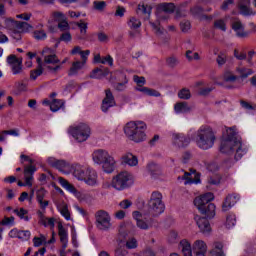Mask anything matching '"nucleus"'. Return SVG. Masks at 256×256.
<instances>
[{
  "mask_svg": "<svg viewBox=\"0 0 256 256\" xmlns=\"http://www.w3.org/2000/svg\"><path fill=\"white\" fill-rule=\"evenodd\" d=\"M175 113H189L191 111V107L187 102H179L174 105Z\"/></svg>",
  "mask_w": 256,
  "mask_h": 256,
  "instance_id": "7c9ffc66",
  "label": "nucleus"
},
{
  "mask_svg": "<svg viewBox=\"0 0 256 256\" xmlns=\"http://www.w3.org/2000/svg\"><path fill=\"white\" fill-rule=\"evenodd\" d=\"M58 235L60 237V243H62V250L60 251V256H67L65 250L67 249V244L69 243V234L66 228L63 227L61 222L58 223Z\"/></svg>",
  "mask_w": 256,
  "mask_h": 256,
  "instance_id": "dca6fc26",
  "label": "nucleus"
},
{
  "mask_svg": "<svg viewBox=\"0 0 256 256\" xmlns=\"http://www.w3.org/2000/svg\"><path fill=\"white\" fill-rule=\"evenodd\" d=\"M190 12L194 17H198V15H201L203 13V8L200 6H194L190 9Z\"/></svg>",
  "mask_w": 256,
  "mask_h": 256,
  "instance_id": "338daca9",
  "label": "nucleus"
},
{
  "mask_svg": "<svg viewBox=\"0 0 256 256\" xmlns=\"http://www.w3.org/2000/svg\"><path fill=\"white\" fill-rule=\"evenodd\" d=\"M19 21L13 19V18H6L4 20V25L6 29H9L10 31H15L17 29Z\"/></svg>",
  "mask_w": 256,
  "mask_h": 256,
  "instance_id": "ea45409f",
  "label": "nucleus"
},
{
  "mask_svg": "<svg viewBox=\"0 0 256 256\" xmlns=\"http://www.w3.org/2000/svg\"><path fill=\"white\" fill-rule=\"evenodd\" d=\"M237 201H239L238 194L228 195L222 204V211H229V209H231V207H233Z\"/></svg>",
  "mask_w": 256,
  "mask_h": 256,
  "instance_id": "393cba45",
  "label": "nucleus"
},
{
  "mask_svg": "<svg viewBox=\"0 0 256 256\" xmlns=\"http://www.w3.org/2000/svg\"><path fill=\"white\" fill-rule=\"evenodd\" d=\"M102 65H109L110 67H113V57L111 55H107L106 57H102V60L100 62Z\"/></svg>",
  "mask_w": 256,
  "mask_h": 256,
  "instance_id": "69168bd1",
  "label": "nucleus"
},
{
  "mask_svg": "<svg viewBox=\"0 0 256 256\" xmlns=\"http://www.w3.org/2000/svg\"><path fill=\"white\" fill-rule=\"evenodd\" d=\"M58 29L59 31H62V32L70 31L71 26H69V22L67 21V18L65 20H62V22H58Z\"/></svg>",
  "mask_w": 256,
  "mask_h": 256,
  "instance_id": "603ef678",
  "label": "nucleus"
},
{
  "mask_svg": "<svg viewBox=\"0 0 256 256\" xmlns=\"http://www.w3.org/2000/svg\"><path fill=\"white\" fill-rule=\"evenodd\" d=\"M179 249H181L184 256L193 255V248H191V242L187 239H183L180 241Z\"/></svg>",
  "mask_w": 256,
  "mask_h": 256,
  "instance_id": "a878e982",
  "label": "nucleus"
},
{
  "mask_svg": "<svg viewBox=\"0 0 256 256\" xmlns=\"http://www.w3.org/2000/svg\"><path fill=\"white\" fill-rule=\"evenodd\" d=\"M238 9L240 11V15H244V17L255 15V11L251 9V2L249 0L241 1L238 5Z\"/></svg>",
  "mask_w": 256,
  "mask_h": 256,
  "instance_id": "5701e85b",
  "label": "nucleus"
},
{
  "mask_svg": "<svg viewBox=\"0 0 256 256\" xmlns=\"http://www.w3.org/2000/svg\"><path fill=\"white\" fill-rule=\"evenodd\" d=\"M194 220L196 221L201 233H211V224L207 218L196 215Z\"/></svg>",
  "mask_w": 256,
  "mask_h": 256,
  "instance_id": "412c9836",
  "label": "nucleus"
},
{
  "mask_svg": "<svg viewBox=\"0 0 256 256\" xmlns=\"http://www.w3.org/2000/svg\"><path fill=\"white\" fill-rule=\"evenodd\" d=\"M45 195H47V190L45 188H40L36 191V199L37 201H41L45 199Z\"/></svg>",
  "mask_w": 256,
  "mask_h": 256,
  "instance_id": "e2e57ef3",
  "label": "nucleus"
},
{
  "mask_svg": "<svg viewBox=\"0 0 256 256\" xmlns=\"http://www.w3.org/2000/svg\"><path fill=\"white\" fill-rule=\"evenodd\" d=\"M147 169L152 177H159L161 175V168L155 163L148 164Z\"/></svg>",
  "mask_w": 256,
  "mask_h": 256,
  "instance_id": "72a5a7b5",
  "label": "nucleus"
},
{
  "mask_svg": "<svg viewBox=\"0 0 256 256\" xmlns=\"http://www.w3.org/2000/svg\"><path fill=\"white\" fill-rule=\"evenodd\" d=\"M73 40V36L71 35V32L69 30L64 31L59 38V41H63L64 43H71Z\"/></svg>",
  "mask_w": 256,
  "mask_h": 256,
  "instance_id": "09e8293b",
  "label": "nucleus"
},
{
  "mask_svg": "<svg viewBox=\"0 0 256 256\" xmlns=\"http://www.w3.org/2000/svg\"><path fill=\"white\" fill-rule=\"evenodd\" d=\"M237 79L239 78L232 71L227 70L223 74V81H225V83H235Z\"/></svg>",
  "mask_w": 256,
  "mask_h": 256,
  "instance_id": "58836bf2",
  "label": "nucleus"
},
{
  "mask_svg": "<svg viewBox=\"0 0 256 256\" xmlns=\"http://www.w3.org/2000/svg\"><path fill=\"white\" fill-rule=\"evenodd\" d=\"M179 239V234L175 230H171L168 234L169 243H177Z\"/></svg>",
  "mask_w": 256,
  "mask_h": 256,
  "instance_id": "bf43d9fd",
  "label": "nucleus"
},
{
  "mask_svg": "<svg viewBox=\"0 0 256 256\" xmlns=\"http://www.w3.org/2000/svg\"><path fill=\"white\" fill-rule=\"evenodd\" d=\"M41 223L44 227H50L52 230L55 229V218L42 217Z\"/></svg>",
  "mask_w": 256,
  "mask_h": 256,
  "instance_id": "49530a36",
  "label": "nucleus"
},
{
  "mask_svg": "<svg viewBox=\"0 0 256 256\" xmlns=\"http://www.w3.org/2000/svg\"><path fill=\"white\" fill-rule=\"evenodd\" d=\"M193 251L195 256H206L207 244L203 240H196L193 244Z\"/></svg>",
  "mask_w": 256,
  "mask_h": 256,
  "instance_id": "b1692460",
  "label": "nucleus"
},
{
  "mask_svg": "<svg viewBox=\"0 0 256 256\" xmlns=\"http://www.w3.org/2000/svg\"><path fill=\"white\" fill-rule=\"evenodd\" d=\"M232 29L233 31H235L237 37H240V38L249 37V32L245 31V25H243V23L239 19H235L232 22Z\"/></svg>",
  "mask_w": 256,
  "mask_h": 256,
  "instance_id": "4be33fe9",
  "label": "nucleus"
},
{
  "mask_svg": "<svg viewBox=\"0 0 256 256\" xmlns=\"http://www.w3.org/2000/svg\"><path fill=\"white\" fill-rule=\"evenodd\" d=\"M172 139H173V144L179 148L187 147V145L191 143V139L185 136V134H181V133H174L172 135Z\"/></svg>",
  "mask_w": 256,
  "mask_h": 256,
  "instance_id": "aec40b11",
  "label": "nucleus"
},
{
  "mask_svg": "<svg viewBox=\"0 0 256 256\" xmlns=\"http://www.w3.org/2000/svg\"><path fill=\"white\" fill-rule=\"evenodd\" d=\"M175 13V4L173 3H161L156 7V17L157 20L155 22H149L155 33L158 35L163 33L161 31V23H165V21H169L170 15Z\"/></svg>",
  "mask_w": 256,
  "mask_h": 256,
  "instance_id": "f03ea898",
  "label": "nucleus"
},
{
  "mask_svg": "<svg viewBox=\"0 0 256 256\" xmlns=\"http://www.w3.org/2000/svg\"><path fill=\"white\" fill-rule=\"evenodd\" d=\"M44 55V63L46 65H50L51 67H56L59 63V57L55 53H53V50L50 48H45L42 51Z\"/></svg>",
  "mask_w": 256,
  "mask_h": 256,
  "instance_id": "6ab92c4d",
  "label": "nucleus"
},
{
  "mask_svg": "<svg viewBox=\"0 0 256 256\" xmlns=\"http://www.w3.org/2000/svg\"><path fill=\"white\" fill-rule=\"evenodd\" d=\"M178 180L184 181V185H197V183H201V179H199V174L197 171L191 170V172H184L182 177H178Z\"/></svg>",
  "mask_w": 256,
  "mask_h": 256,
  "instance_id": "f3484780",
  "label": "nucleus"
},
{
  "mask_svg": "<svg viewBox=\"0 0 256 256\" xmlns=\"http://www.w3.org/2000/svg\"><path fill=\"white\" fill-rule=\"evenodd\" d=\"M132 217L136 221V227H138V229L147 231L153 227V219L149 218V216L145 213L134 211L132 213Z\"/></svg>",
  "mask_w": 256,
  "mask_h": 256,
  "instance_id": "f8f14e48",
  "label": "nucleus"
},
{
  "mask_svg": "<svg viewBox=\"0 0 256 256\" xmlns=\"http://www.w3.org/2000/svg\"><path fill=\"white\" fill-rule=\"evenodd\" d=\"M148 211L152 217H159L165 213V202H163V194L159 191H154L148 200Z\"/></svg>",
  "mask_w": 256,
  "mask_h": 256,
  "instance_id": "6e6552de",
  "label": "nucleus"
},
{
  "mask_svg": "<svg viewBox=\"0 0 256 256\" xmlns=\"http://www.w3.org/2000/svg\"><path fill=\"white\" fill-rule=\"evenodd\" d=\"M128 27H130V29H132V31H137V29H139L141 27V20H139V18H137L135 16H131L128 19Z\"/></svg>",
  "mask_w": 256,
  "mask_h": 256,
  "instance_id": "473e14b6",
  "label": "nucleus"
},
{
  "mask_svg": "<svg viewBox=\"0 0 256 256\" xmlns=\"http://www.w3.org/2000/svg\"><path fill=\"white\" fill-rule=\"evenodd\" d=\"M35 171H37V167L33 165L25 166L24 168V181H18V187H33V175H35Z\"/></svg>",
  "mask_w": 256,
  "mask_h": 256,
  "instance_id": "2eb2a0df",
  "label": "nucleus"
},
{
  "mask_svg": "<svg viewBox=\"0 0 256 256\" xmlns=\"http://www.w3.org/2000/svg\"><path fill=\"white\" fill-rule=\"evenodd\" d=\"M214 27L220 29V31H227V23L224 20H216L214 22Z\"/></svg>",
  "mask_w": 256,
  "mask_h": 256,
  "instance_id": "13d9d810",
  "label": "nucleus"
},
{
  "mask_svg": "<svg viewBox=\"0 0 256 256\" xmlns=\"http://www.w3.org/2000/svg\"><path fill=\"white\" fill-rule=\"evenodd\" d=\"M58 181L60 185L64 187V189H67V191H70V193H77V189L75 188V186L69 183V181H67L65 178L60 177L58 178Z\"/></svg>",
  "mask_w": 256,
  "mask_h": 256,
  "instance_id": "f704fd0d",
  "label": "nucleus"
},
{
  "mask_svg": "<svg viewBox=\"0 0 256 256\" xmlns=\"http://www.w3.org/2000/svg\"><path fill=\"white\" fill-rule=\"evenodd\" d=\"M69 61V58H65L63 61L59 60V63L56 66L48 65L47 69L50 73H53L54 75H57L61 69H63V65Z\"/></svg>",
  "mask_w": 256,
  "mask_h": 256,
  "instance_id": "2f4dec72",
  "label": "nucleus"
},
{
  "mask_svg": "<svg viewBox=\"0 0 256 256\" xmlns=\"http://www.w3.org/2000/svg\"><path fill=\"white\" fill-rule=\"evenodd\" d=\"M139 243L137 242V239L136 238H129L127 241H126V247L128 249H137Z\"/></svg>",
  "mask_w": 256,
  "mask_h": 256,
  "instance_id": "6e6d98bb",
  "label": "nucleus"
},
{
  "mask_svg": "<svg viewBox=\"0 0 256 256\" xmlns=\"http://www.w3.org/2000/svg\"><path fill=\"white\" fill-rule=\"evenodd\" d=\"M220 151L228 155L235 153L234 159L236 161L242 159L243 155H247V146L243 144L239 134H237L236 127L226 128V134H224L220 144Z\"/></svg>",
  "mask_w": 256,
  "mask_h": 256,
  "instance_id": "f257e3e1",
  "label": "nucleus"
},
{
  "mask_svg": "<svg viewBox=\"0 0 256 256\" xmlns=\"http://www.w3.org/2000/svg\"><path fill=\"white\" fill-rule=\"evenodd\" d=\"M11 69L13 75H19L20 73H23V60H20L19 62L12 64Z\"/></svg>",
  "mask_w": 256,
  "mask_h": 256,
  "instance_id": "79ce46f5",
  "label": "nucleus"
},
{
  "mask_svg": "<svg viewBox=\"0 0 256 256\" xmlns=\"http://www.w3.org/2000/svg\"><path fill=\"white\" fill-rule=\"evenodd\" d=\"M236 71L238 74H240L241 79H247L249 75H253V70L249 68L238 67Z\"/></svg>",
  "mask_w": 256,
  "mask_h": 256,
  "instance_id": "a19ab883",
  "label": "nucleus"
},
{
  "mask_svg": "<svg viewBox=\"0 0 256 256\" xmlns=\"http://www.w3.org/2000/svg\"><path fill=\"white\" fill-rule=\"evenodd\" d=\"M48 165L54 169H58L62 173H71L73 171V165L65 160H59L53 157L48 158Z\"/></svg>",
  "mask_w": 256,
  "mask_h": 256,
  "instance_id": "4468645a",
  "label": "nucleus"
},
{
  "mask_svg": "<svg viewBox=\"0 0 256 256\" xmlns=\"http://www.w3.org/2000/svg\"><path fill=\"white\" fill-rule=\"evenodd\" d=\"M194 139L199 149L207 151V149H211V147L215 145V132L213 128L209 126H201L200 129L197 130Z\"/></svg>",
  "mask_w": 256,
  "mask_h": 256,
  "instance_id": "20e7f679",
  "label": "nucleus"
},
{
  "mask_svg": "<svg viewBox=\"0 0 256 256\" xmlns=\"http://www.w3.org/2000/svg\"><path fill=\"white\" fill-rule=\"evenodd\" d=\"M73 175L78 181H84L86 185H97V171L87 165L73 164Z\"/></svg>",
  "mask_w": 256,
  "mask_h": 256,
  "instance_id": "39448f33",
  "label": "nucleus"
},
{
  "mask_svg": "<svg viewBox=\"0 0 256 256\" xmlns=\"http://www.w3.org/2000/svg\"><path fill=\"white\" fill-rule=\"evenodd\" d=\"M70 133L78 143H83L91 136V128L87 124H79L76 127L70 128Z\"/></svg>",
  "mask_w": 256,
  "mask_h": 256,
  "instance_id": "9d476101",
  "label": "nucleus"
},
{
  "mask_svg": "<svg viewBox=\"0 0 256 256\" xmlns=\"http://www.w3.org/2000/svg\"><path fill=\"white\" fill-rule=\"evenodd\" d=\"M83 67H85V64H83L81 61H74L68 71L69 77L77 75L81 71V69H83Z\"/></svg>",
  "mask_w": 256,
  "mask_h": 256,
  "instance_id": "c85d7f7f",
  "label": "nucleus"
},
{
  "mask_svg": "<svg viewBox=\"0 0 256 256\" xmlns=\"http://www.w3.org/2000/svg\"><path fill=\"white\" fill-rule=\"evenodd\" d=\"M133 183V175L127 171H123L112 178L111 187L116 189V191H124V189H129Z\"/></svg>",
  "mask_w": 256,
  "mask_h": 256,
  "instance_id": "1a4fd4ad",
  "label": "nucleus"
},
{
  "mask_svg": "<svg viewBox=\"0 0 256 256\" xmlns=\"http://www.w3.org/2000/svg\"><path fill=\"white\" fill-rule=\"evenodd\" d=\"M215 196L213 193L208 192L194 199V205L202 215H205L207 219H213L215 217V204L211 203Z\"/></svg>",
  "mask_w": 256,
  "mask_h": 256,
  "instance_id": "423d86ee",
  "label": "nucleus"
},
{
  "mask_svg": "<svg viewBox=\"0 0 256 256\" xmlns=\"http://www.w3.org/2000/svg\"><path fill=\"white\" fill-rule=\"evenodd\" d=\"M14 213L17 214L21 219H24V221H29V216H27L29 211H27L25 208L15 209Z\"/></svg>",
  "mask_w": 256,
  "mask_h": 256,
  "instance_id": "de8ad7c7",
  "label": "nucleus"
},
{
  "mask_svg": "<svg viewBox=\"0 0 256 256\" xmlns=\"http://www.w3.org/2000/svg\"><path fill=\"white\" fill-rule=\"evenodd\" d=\"M134 82L137 83L136 91L148 95L149 97H161V92L145 87V77L134 76Z\"/></svg>",
  "mask_w": 256,
  "mask_h": 256,
  "instance_id": "ddd939ff",
  "label": "nucleus"
},
{
  "mask_svg": "<svg viewBox=\"0 0 256 256\" xmlns=\"http://www.w3.org/2000/svg\"><path fill=\"white\" fill-rule=\"evenodd\" d=\"M92 157L94 163H97V165H102L104 173H113V171H115V165H117V162L107 150H96L94 151Z\"/></svg>",
  "mask_w": 256,
  "mask_h": 256,
  "instance_id": "0eeeda50",
  "label": "nucleus"
},
{
  "mask_svg": "<svg viewBox=\"0 0 256 256\" xmlns=\"http://www.w3.org/2000/svg\"><path fill=\"white\" fill-rule=\"evenodd\" d=\"M64 105H65V101L54 99L50 104V111H53V113H57L59 109H63Z\"/></svg>",
  "mask_w": 256,
  "mask_h": 256,
  "instance_id": "c9c22d12",
  "label": "nucleus"
},
{
  "mask_svg": "<svg viewBox=\"0 0 256 256\" xmlns=\"http://www.w3.org/2000/svg\"><path fill=\"white\" fill-rule=\"evenodd\" d=\"M34 39L37 41H45L47 39V33L44 30H36L34 31Z\"/></svg>",
  "mask_w": 256,
  "mask_h": 256,
  "instance_id": "3c124183",
  "label": "nucleus"
},
{
  "mask_svg": "<svg viewBox=\"0 0 256 256\" xmlns=\"http://www.w3.org/2000/svg\"><path fill=\"white\" fill-rule=\"evenodd\" d=\"M61 215L63 218L66 219V221H71V212H69V207L67 204H63L59 209Z\"/></svg>",
  "mask_w": 256,
  "mask_h": 256,
  "instance_id": "37998d69",
  "label": "nucleus"
},
{
  "mask_svg": "<svg viewBox=\"0 0 256 256\" xmlns=\"http://www.w3.org/2000/svg\"><path fill=\"white\" fill-rule=\"evenodd\" d=\"M109 75L108 68H96L90 73V79H103Z\"/></svg>",
  "mask_w": 256,
  "mask_h": 256,
  "instance_id": "cd10ccee",
  "label": "nucleus"
},
{
  "mask_svg": "<svg viewBox=\"0 0 256 256\" xmlns=\"http://www.w3.org/2000/svg\"><path fill=\"white\" fill-rule=\"evenodd\" d=\"M210 256H225V253H223V243L215 242L213 249L210 251Z\"/></svg>",
  "mask_w": 256,
  "mask_h": 256,
  "instance_id": "c756f323",
  "label": "nucleus"
},
{
  "mask_svg": "<svg viewBox=\"0 0 256 256\" xmlns=\"http://www.w3.org/2000/svg\"><path fill=\"white\" fill-rule=\"evenodd\" d=\"M122 77H124V81L118 82L114 85V89L116 91H125V89H127V84L129 83V80H127V76H125L124 74H122Z\"/></svg>",
  "mask_w": 256,
  "mask_h": 256,
  "instance_id": "c03bdc74",
  "label": "nucleus"
},
{
  "mask_svg": "<svg viewBox=\"0 0 256 256\" xmlns=\"http://www.w3.org/2000/svg\"><path fill=\"white\" fill-rule=\"evenodd\" d=\"M128 251L127 249L123 248V247H118L115 250V256H127L128 255Z\"/></svg>",
  "mask_w": 256,
  "mask_h": 256,
  "instance_id": "774afa93",
  "label": "nucleus"
},
{
  "mask_svg": "<svg viewBox=\"0 0 256 256\" xmlns=\"http://www.w3.org/2000/svg\"><path fill=\"white\" fill-rule=\"evenodd\" d=\"M76 25L80 29V39H87L88 24L85 23L83 20H80L76 23Z\"/></svg>",
  "mask_w": 256,
  "mask_h": 256,
  "instance_id": "e433bc0d",
  "label": "nucleus"
},
{
  "mask_svg": "<svg viewBox=\"0 0 256 256\" xmlns=\"http://www.w3.org/2000/svg\"><path fill=\"white\" fill-rule=\"evenodd\" d=\"M145 131H147V124L143 121L128 122L124 127L126 137L134 143H141L147 139Z\"/></svg>",
  "mask_w": 256,
  "mask_h": 256,
  "instance_id": "7ed1b4c3",
  "label": "nucleus"
},
{
  "mask_svg": "<svg viewBox=\"0 0 256 256\" xmlns=\"http://www.w3.org/2000/svg\"><path fill=\"white\" fill-rule=\"evenodd\" d=\"M216 63L221 67L223 65H225L227 63V55H225V53L221 52L217 59H216Z\"/></svg>",
  "mask_w": 256,
  "mask_h": 256,
  "instance_id": "680f3d73",
  "label": "nucleus"
},
{
  "mask_svg": "<svg viewBox=\"0 0 256 256\" xmlns=\"http://www.w3.org/2000/svg\"><path fill=\"white\" fill-rule=\"evenodd\" d=\"M105 98L102 101V111L103 113H107L111 107H115V96H113V92H111V89L105 90Z\"/></svg>",
  "mask_w": 256,
  "mask_h": 256,
  "instance_id": "a211bd4d",
  "label": "nucleus"
},
{
  "mask_svg": "<svg viewBox=\"0 0 256 256\" xmlns=\"http://www.w3.org/2000/svg\"><path fill=\"white\" fill-rule=\"evenodd\" d=\"M133 205V202L129 199H124L119 203L120 209H129Z\"/></svg>",
  "mask_w": 256,
  "mask_h": 256,
  "instance_id": "0e129e2a",
  "label": "nucleus"
},
{
  "mask_svg": "<svg viewBox=\"0 0 256 256\" xmlns=\"http://www.w3.org/2000/svg\"><path fill=\"white\" fill-rule=\"evenodd\" d=\"M52 17L54 18V21L56 23H61L62 21L67 19V16L63 14L62 12H54L52 13Z\"/></svg>",
  "mask_w": 256,
  "mask_h": 256,
  "instance_id": "864d4df0",
  "label": "nucleus"
},
{
  "mask_svg": "<svg viewBox=\"0 0 256 256\" xmlns=\"http://www.w3.org/2000/svg\"><path fill=\"white\" fill-rule=\"evenodd\" d=\"M96 227L100 231H109L111 229V216L105 210H98L95 213Z\"/></svg>",
  "mask_w": 256,
  "mask_h": 256,
  "instance_id": "9b49d317",
  "label": "nucleus"
},
{
  "mask_svg": "<svg viewBox=\"0 0 256 256\" xmlns=\"http://www.w3.org/2000/svg\"><path fill=\"white\" fill-rule=\"evenodd\" d=\"M180 29H181L182 33H187L191 29V22H189V20L181 21Z\"/></svg>",
  "mask_w": 256,
  "mask_h": 256,
  "instance_id": "4d7b16f0",
  "label": "nucleus"
},
{
  "mask_svg": "<svg viewBox=\"0 0 256 256\" xmlns=\"http://www.w3.org/2000/svg\"><path fill=\"white\" fill-rule=\"evenodd\" d=\"M32 29H33V26H31L29 23L18 21L16 31H19L20 33H29V31Z\"/></svg>",
  "mask_w": 256,
  "mask_h": 256,
  "instance_id": "4c0bfd02",
  "label": "nucleus"
},
{
  "mask_svg": "<svg viewBox=\"0 0 256 256\" xmlns=\"http://www.w3.org/2000/svg\"><path fill=\"white\" fill-rule=\"evenodd\" d=\"M47 238L44 235H41V237H34L33 243L34 247H41L44 243H46Z\"/></svg>",
  "mask_w": 256,
  "mask_h": 256,
  "instance_id": "5fc2aeb1",
  "label": "nucleus"
},
{
  "mask_svg": "<svg viewBox=\"0 0 256 256\" xmlns=\"http://www.w3.org/2000/svg\"><path fill=\"white\" fill-rule=\"evenodd\" d=\"M41 75H43V68L37 67L36 70H32L30 72V79L35 81V79H37V77H41Z\"/></svg>",
  "mask_w": 256,
  "mask_h": 256,
  "instance_id": "052dcab7",
  "label": "nucleus"
},
{
  "mask_svg": "<svg viewBox=\"0 0 256 256\" xmlns=\"http://www.w3.org/2000/svg\"><path fill=\"white\" fill-rule=\"evenodd\" d=\"M237 223V217L235 214H229L226 217V227L227 229H231L232 227H235V224Z\"/></svg>",
  "mask_w": 256,
  "mask_h": 256,
  "instance_id": "a18cd8bd",
  "label": "nucleus"
},
{
  "mask_svg": "<svg viewBox=\"0 0 256 256\" xmlns=\"http://www.w3.org/2000/svg\"><path fill=\"white\" fill-rule=\"evenodd\" d=\"M122 163H125L130 167H137V165L139 164V160L137 159V156L131 153H126L122 156Z\"/></svg>",
  "mask_w": 256,
  "mask_h": 256,
  "instance_id": "bb28decb",
  "label": "nucleus"
},
{
  "mask_svg": "<svg viewBox=\"0 0 256 256\" xmlns=\"http://www.w3.org/2000/svg\"><path fill=\"white\" fill-rule=\"evenodd\" d=\"M178 97L179 99H184V100L191 99V91L187 88H183L178 92Z\"/></svg>",
  "mask_w": 256,
  "mask_h": 256,
  "instance_id": "8fccbe9b",
  "label": "nucleus"
}]
</instances>
